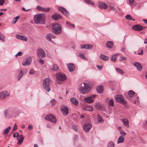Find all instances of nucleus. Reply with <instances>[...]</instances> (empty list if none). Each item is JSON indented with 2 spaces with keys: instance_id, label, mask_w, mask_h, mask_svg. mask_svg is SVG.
Masks as SVG:
<instances>
[{
  "instance_id": "nucleus-14",
  "label": "nucleus",
  "mask_w": 147,
  "mask_h": 147,
  "mask_svg": "<svg viewBox=\"0 0 147 147\" xmlns=\"http://www.w3.org/2000/svg\"><path fill=\"white\" fill-rule=\"evenodd\" d=\"M93 47V46L90 44H86L82 45L81 46V48L82 49H91Z\"/></svg>"
},
{
  "instance_id": "nucleus-10",
  "label": "nucleus",
  "mask_w": 147,
  "mask_h": 147,
  "mask_svg": "<svg viewBox=\"0 0 147 147\" xmlns=\"http://www.w3.org/2000/svg\"><path fill=\"white\" fill-rule=\"evenodd\" d=\"M92 127V125L88 123H85L83 125L84 130L86 132L89 131Z\"/></svg>"
},
{
  "instance_id": "nucleus-12",
  "label": "nucleus",
  "mask_w": 147,
  "mask_h": 147,
  "mask_svg": "<svg viewBox=\"0 0 147 147\" xmlns=\"http://www.w3.org/2000/svg\"><path fill=\"white\" fill-rule=\"evenodd\" d=\"M98 7L101 9H105L107 8L108 6L106 3L101 1L99 3Z\"/></svg>"
},
{
  "instance_id": "nucleus-3",
  "label": "nucleus",
  "mask_w": 147,
  "mask_h": 147,
  "mask_svg": "<svg viewBox=\"0 0 147 147\" xmlns=\"http://www.w3.org/2000/svg\"><path fill=\"white\" fill-rule=\"evenodd\" d=\"M62 28L61 26L58 24H55L53 25L52 31L55 34H59L61 33Z\"/></svg>"
},
{
  "instance_id": "nucleus-31",
  "label": "nucleus",
  "mask_w": 147,
  "mask_h": 147,
  "mask_svg": "<svg viewBox=\"0 0 147 147\" xmlns=\"http://www.w3.org/2000/svg\"><path fill=\"white\" fill-rule=\"evenodd\" d=\"M124 141V137L122 136H120L118 139L117 143L119 144L120 143H123Z\"/></svg>"
},
{
  "instance_id": "nucleus-17",
  "label": "nucleus",
  "mask_w": 147,
  "mask_h": 147,
  "mask_svg": "<svg viewBox=\"0 0 147 147\" xmlns=\"http://www.w3.org/2000/svg\"><path fill=\"white\" fill-rule=\"evenodd\" d=\"M133 64L136 67L138 70L141 71L142 70V66L139 63L135 62Z\"/></svg>"
},
{
  "instance_id": "nucleus-16",
  "label": "nucleus",
  "mask_w": 147,
  "mask_h": 147,
  "mask_svg": "<svg viewBox=\"0 0 147 147\" xmlns=\"http://www.w3.org/2000/svg\"><path fill=\"white\" fill-rule=\"evenodd\" d=\"M59 10L61 11L65 15L68 16L69 15V12L67 10L62 7H60L59 8Z\"/></svg>"
},
{
  "instance_id": "nucleus-1",
  "label": "nucleus",
  "mask_w": 147,
  "mask_h": 147,
  "mask_svg": "<svg viewBox=\"0 0 147 147\" xmlns=\"http://www.w3.org/2000/svg\"><path fill=\"white\" fill-rule=\"evenodd\" d=\"M78 90L80 93L84 94L90 92L91 90V88L88 84L83 83L79 85Z\"/></svg>"
},
{
  "instance_id": "nucleus-2",
  "label": "nucleus",
  "mask_w": 147,
  "mask_h": 147,
  "mask_svg": "<svg viewBox=\"0 0 147 147\" xmlns=\"http://www.w3.org/2000/svg\"><path fill=\"white\" fill-rule=\"evenodd\" d=\"M45 16L43 14H38L34 16V21L36 24H44L45 23Z\"/></svg>"
},
{
  "instance_id": "nucleus-38",
  "label": "nucleus",
  "mask_w": 147,
  "mask_h": 147,
  "mask_svg": "<svg viewBox=\"0 0 147 147\" xmlns=\"http://www.w3.org/2000/svg\"><path fill=\"white\" fill-rule=\"evenodd\" d=\"M115 69L119 73L121 74H124V72L123 71L119 68H116Z\"/></svg>"
},
{
  "instance_id": "nucleus-8",
  "label": "nucleus",
  "mask_w": 147,
  "mask_h": 147,
  "mask_svg": "<svg viewBox=\"0 0 147 147\" xmlns=\"http://www.w3.org/2000/svg\"><path fill=\"white\" fill-rule=\"evenodd\" d=\"M38 56L40 58H43L46 57V54L45 51L41 48L37 49Z\"/></svg>"
},
{
  "instance_id": "nucleus-34",
  "label": "nucleus",
  "mask_w": 147,
  "mask_h": 147,
  "mask_svg": "<svg viewBox=\"0 0 147 147\" xmlns=\"http://www.w3.org/2000/svg\"><path fill=\"white\" fill-rule=\"evenodd\" d=\"M0 40L2 42H4L5 40V36L0 32Z\"/></svg>"
},
{
  "instance_id": "nucleus-27",
  "label": "nucleus",
  "mask_w": 147,
  "mask_h": 147,
  "mask_svg": "<svg viewBox=\"0 0 147 147\" xmlns=\"http://www.w3.org/2000/svg\"><path fill=\"white\" fill-rule=\"evenodd\" d=\"M71 101L74 105H77L78 104V102L77 99L73 97L70 99Z\"/></svg>"
},
{
  "instance_id": "nucleus-63",
  "label": "nucleus",
  "mask_w": 147,
  "mask_h": 147,
  "mask_svg": "<svg viewBox=\"0 0 147 147\" xmlns=\"http://www.w3.org/2000/svg\"><path fill=\"white\" fill-rule=\"evenodd\" d=\"M22 9L23 11H29V10H30V9H28L27 10H26L25 8H24L23 7H22Z\"/></svg>"
},
{
  "instance_id": "nucleus-9",
  "label": "nucleus",
  "mask_w": 147,
  "mask_h": 147,
  "mask_svg": "<svg viewBox=\"0 0 147 147\" xmlns=\"http://www.w3.org/2000/svg\"><path fill=\"white\" fill-rule=\"evenodd\" d=\"M10 95V93L7 91H4L0 92V99H3L8 97Z\"/></svg>"
},
{
  "instance_id": "nucleus-32",
  "label": "nucleus",
  "mask_w": 147,
  "mask_h": 147,
  "mask_svg": "<svg viewBox=\"0 0 147 147\" xmlns=\"http://www.w3.org/2000/svg\"><path fill=\"white\" fill-rule=\"evenodd\" d=\"M23 75V71L22 70H21L19 73L17 77L18 80H19L22 77Z\"/></svg>"
},
{
  "instance_id": "nucleus-6",
  "label": "nucleus",
  "mask_w": 147,
  "mask_h": 147,
  "mask_svg": "<svg viewBox=\"0 0 147 147\" xmlns=\"http://www.w3.org/2000/svg\"><path fill=\"white\" fill-rule=\"evenodd\" d=\"M45 119L54 123H56L57 122L56 119L54 115L51 114H49L46 115L45 117Z\"/></svg>"
},
{
  "instance_id": "nucleus-4",
  "label": "nucleus",
  "mask_w": 147,
  "mask_h": 147,
  "mask_svg": "<svg viewBox=\"0 0 147 147\" xmlns=\"http://www.w3.org/2000/svg\"><path fill=\"white\" fill-rule=\"evenodd\" d=\"M50 82V80L49 78H46L43 81V87L48 92L50 90L49 86Z\"/></svg>"
},
{
  "instance_id": "nucleus-62",
  "label": "nucleus",
  "mask_w": 147,
  "mask_h": 147,
  "mask_svg": "<svg viewBox=\"0 0 147 147\" xmlns=\"http://www.w3.org/2000/svg\"><path fill=\"white\" fill-rule=\"evenodd\" d=\"M129 2L131 4H133L134 0H128Z\"/></svg>"
},
{
  "instance_id": "nucleus-49",
  "label": "nucleus",
  "mask_w": 147,
  "mask_h": 147,
  "mask_svg": "<svg viewBox=\"0 0 147 147\" xmlns=\"http://www.w3.org/2000/svg\"><path fill=\"white\" fill-rule=\"evenodd\" d=\"M126 19L128 20H130L131 19H132L131 16L129 15H127L125 16Z\"/></svg>"
},
{
  "instance_id": "nucleus-39",
  "label": "nucleus",
  "mask_w": 147,
  "mask_h": 147,
  "mask_svg": "<svg viewBox=\"0 0 147 147\" xmlns=\"http://www.w3.org/2000/svg\"><path fill=\"white\" fill-rule=\"evenodd\" d=\"M79 56L80 57L82 58V59L87 61L88 59L86 58V57H84V55L83 53H80L79 54Z\"/></svg>"
},
{
  "instance_id": "nucleus-60",
  "label": "nucleus",
  "mask_w": 147,
  "mask_h": 147,
  "mask_svg": "<svg viewBox=\"0 0 147 147\" xmlns=\"http://www.w3.org/2000/svg\"><path fill=\"white\" fill-rule=\"evenodd\" d=\"M17 128V125L16 124H15L14 127L13 128V130L14 131H16V130Z\"/></svg>"
},
{
  "instance_id": "nucleus-18",
  "label": "nucleus",
  "mask_w": 147,
  "mask_h": 147,
  "mask_svg": "<svg viewBox=\"0 0 147 147\" xmlns=\"http://www.w3.org/2000/svg\"><path fill=\"white\" fill-rule=\"evenodd\" d=\"M61 110L64 115H66L68 113V109L66 107H63L61 109Z\"/></svg>"
},
{
  "instance_id": "nucleus-13",
  "label": "nucleus",
  "mask_w": 147,
  "mask_h": 147,
  "mask_svg": "<svg viewBox=\"0 0 147 147\" xmlns=\"http://www.w3.org/2000/svg\"><path fill=\"white\" fill-rule=\"evenodd\" d=\"M32 62V59L31 57H28L26 59V61H23L22 64L24 66L29 65Z\"/></svg>"
},
{
  "instance_id": "nucleus-22",
  "label": "nucleus",
  "mask_w": 147,
  "mask_h": 147,
  "mask_svg": "<svg viewBox=\"0 0 147 147\" xmlns=\"http://www.w3.org/2000/svg\"><path fill=\"white\" fill-rule=\"evenodd\" d=\"M18 141L17 144L18 145H21L22 143L24 140V138L22 135H19L18 138H17Z\"/></svg>"
},
{
  "instance_id": "nucleus-61",
  "label": "nucleus",
  "mask_w": 147,
  "mask_h": 147,
  "mask_svg": "<svg viewBox=\"0 0 147 147\" xmlns=\"http://www.w3.org/2000/svg\"><path fill=\"white\" fill-rule=\"evenodd\" d=\"M126 58L123 57H121L119 59V60L120 61H122L123 60H126Z\"/></svg>"
},
{
  "instance_id": "nucleus-64",
  "label": "nucleus",
  "mask_w": 147,
  "mask_h": 147,
  "mask_svg": "<svg viewBox=\"0 0 147 147\" xmlns=\"http://www.w3.org/2000/svg\"><path fill=\"white\" fill-rule=\"evenodd\" d=\"M143 22H144V23L146 24H147V20H145V19H143L142 20Z\"/></svg>"
},
{
  "instance_id": "nucleus-44",
  "label": "nucleus",
  "mask_w": 147,
  "mask_h": 147,
  "mask_svg": "<svg viewBox=\"0 0 147 147\" xmlns=\"http://www.w3.org/2000/svg\"><path fill=\"white\" fill-rule=\"evenodd\" d=\"M66 22V24L68 26H70L71 27H73V28H74L75 27V26H74V24L71 23H70L69 22H68L67 21Z\"/></svg>"
},
{
  "instance_id": "nucleus-48",
  "label": "nucleus",
  "mask_w": 147,
  "mask_h": 147,
  "mask_svg": "<svg viewBox=\"0 0 147 147\" xmlns=\"http://www.w3.org/2000/svg\"><path fill=\"white\" fill-rule=\"evenodd\" d=\"M35 71L33 69H31L29 72V74L30 75H32L34 74Z\"/></svg>"
},
{
  "instance_id": "nucleus-26",
  "label": "nucleus",
  "mask_w": 147,
  "mask_h": 147,
  "mask_svg": "<svg viewBox=\"0 0 147 147\" xmlns=\"http://www.w3.org/2000/svg\"><path fill=\"white\" fill-rule=\"evenodd\" d=\"M52 18L54 20H57L61 18V16L58 14H55L52 16Z\"/></svg>"
},
{
  "instance_id": "nucleus-42",
  "label": "nucleus",
  "mask_w": 147,
  "mask_h": 147,
  "mask_svg": "<svg viewBox=\"0 0 147 147\" xmlns=\"http://www.w3.org/2000/svg\"><path fill=\"white\" fill-rule=\"evenodd\" d=\"M118 55V54L115 55L112 57L111 58V60L113 62H115L116 61V55Z\"/></svg>"
},
{
  "instance_id": "nucleus-35",
  "label": "nucleus",
  "mask_w": 147,
  "mask_h": 147,
  "mask_svg": "<svg viewBox=\"0 0 147 147\" xmlns=\"http://www.w3.org/2000/svg\"><path fill=\"white\" fill-rule=\"evenodd\" d=\"M11 127L10 126L8 127L7 128L5 129L3 132L4 134H7L10 130Z\"/></svg>"
},
{
  "instance_id": "nucleus-7",
  "label": "nucleus",
  "mask_w": 147,
  "mask_h": 147,
  "mask_svg": "<svg viewBox=\"0 0 147 147\" xmlns=\"http://www.w3.org/2000/svg\"><path fill=\"white\" fill-rule=\"evenodd\" d=\"M56 78L57 80L63 81L66 80V78L65 75L61 72L57 73L56 74Z\"/></svg>"
},
{
  "instance_id": "nucleus-53",
  "label": "nucleus",
  "mask_w": 147,
  "mask_h": 147,
  "mask_svg": "<svg viewBox=\"0 0 147 147\" xmlns=\"http://www.w3.org/2000/svg\"><path fill=\"white\" fill-rule=\"evenodd\" d=\"M50 10V9L49 8H45L43 7V10L42 11H49Z\"/></svg>"
},
{
  "instance_id": "nucleus-30",
  "label": "nucleus",
  "mask_w": 147,
  "mask_h": 147,
  "mask_svg": "<svg viewBox=\"0 0 147 147\" xmlns=\"http://www.w3.org/2000/svg\"><path fill=\"white\" fill-rule=\"evenodd\" d=\"M113 45V42L112 41H108L106 43L107 47L109 48H112Z\"/></svg>"
},
{
  "instance_id": "nucleus-51",
  "label": "nucleus",
  "mask_w": 147,
  "mask_h": 147,
  "mask_svg": "<svg viewBox=\"0 0 147 147\" xmlns=\"http://www.w3.org/2000/svg\"><path fill=\"white\" fill-rule=\"evenodd\" d=\"M38 61L39 63L41 65H42L44 64V61L43 60L40 58L39 59H38Z\"/></svg>"
},
{
  "instance_id": "nucleus-29",
  "label": "nucleus",
  "mask_w": 147,
  "mask_h": 147,
  "mask_svg": "<svg viewBox=\"0 0 147 147\" xmlns=\"http://www.w3.org/2000/svg\"><path fill=\"white\" fill-rule=\"evenodd\" d=\"M115 7V6L113 4H111L109 6L110 10L116 13L117 12V11Z\"/></svg>"
},
{
  "instance_id": "nucleus-37",
  "label": "nucleus",
  "mask_w": 147,
  "mask_h": 147,
  "mask_svg": "<svg viewBox=\"0 0 147 147\" xmlns=\"http://www.w3.org/2000/svg\"><path fill=\"white\" fill-rule=\"evenodd\" d=\"M59 67L56 64H53V65L51 69L53 71H56L58 69Z\"/></svg>"
},
{
  "instance_id": "nucleus-28",
  "label": "nucleus",
  "mask_w": 147,
  "mask_h": 147,
  "mask_svg": "<svg viewBox=\"0 0 147 147\" xmlns=\"http://www.w3.org/2000/svg\"><path fill=\"white\" fill-rule=\"evenodd\" d=\"M100 58L104 61H107L109 59V57L102 54H101L100 55Z\"/></svg>"
},
{
  "instance_id": "nucleus-33",
  "label": "nucleus",
  "mask_w": 147,
  "mask_h": 147,
  "mask_svg": "<svg viewBox=\"0 0 147 147\" xmlns=\"http://www.w3.org/2000/svg\"><path fill=\"white\" fill-rule=\"evenodd\" d=\"M84 110L89 111H92L93 108L91 106H87L84 108Z\"/></svg>"
},
{
  "instance_id": "nucleus-24",
  "label": "nucleus",
  "mask_w": 147,
  "mask_h": 147,
  "mask_svg": "<svg viewBox=\"0 0 147 147\" xmlns=\"http://www.w3.org/2000/svg\"><path fill=\"white\" fill-rule=\"evenodd\" d=\"M122 121L124 125L127 127H129V121L128 120L126 119H122Z\"/></svg>"
},
{
  "instance_id": "nucleus-21",
  "label": "nucleus",
  "mask_w": 147,
  "mask_h": 147,
  "mask_svg": "<svg viewBox=\"0 0 147 147\" xmlns=\"http://www.w3.org/2000/svg\"><path fill=\"white\" fill-rule=\"evenodd\" d=\"M16 37L18 39L21 40L26 41L27 40V38L25 36H22L20 35L16 34L15 35Z\"/></svg>"
},
{
  "instance_id": "nucleus-43",
  "label": "nucleus",
  "mask_w": 147,
  "mask_h": 147,
  "mask_svg": "<svg viewBox=\"0 0 147 147\" xmlns=\"http://www.w3.org/2000/svg\"><path fill=\"white\" fill-rule=\"evenodd\" d=\"M108 105L110 106H113V102L112 100H109L108 102Z\"/></svg>"
},
{
  "instance_id": "nucleus-59",
  "label": "nucleus",
  "mask_w": 147,
  "mask_h": 147,
  "mask_svg": "<svg viewBox=\"0 0 147 147\" xmlns=\"http://www.w3.org/2000/svg\"><path fill=\"white\" fill-rule=\"evenodd\" d=\"M96 67L98 68L99 70H101L102 69L103 67L102 66H100L99 65H96Z\"/></svg>"
},
{
  "instance_id": "nucleus-56",
  "label": "nucleus",
  "mask_w": 147,
  "mask_h": 147,
  "mask_svg": "<svg viewBox=\"0 0 147 147\" xmlns=\"http://www.w3.org/2000/svg\"><path fill=\"white\" fill-rule=\"evenodd\" d=\"M22 53L21 52H19L15 56L16 57L20 56L22 55Z\"/></svg>"
},
{
  "instance_id": "nucleus-5",
  "label": "nucleus",
  "mask_w": 147,
  "mask_h": 147,
  "mask_svg": "<svg viewBox=\"0 0 147 147\" xmlns=\"http://www.w3.org/2000/svg\"><path fill=\"white\" fill-rule=\"evenodd\" d=\"M115 100L117 102H118L121 104L124 105L127 103L126 101L124 98L121 95H117L115 96Z\"/></svg>"
},
{
  "instance_id": "nucleus-15",
  "label": "nucleus",
  "mask_w": 147,
  "mask_h": 147,
  "mask_svg": "<svg viewBox=\"0 0 147 147\" xmlns=\"http://www.w3.org/2000/svg\"><path fill=\"white\" fill-rule=\"evenodd\" d=\"M132 28L135 30L140 31L143 29V27L140 25L137 24L132 26Z\"/></svg>"
},
{
  "instance_id": "nucleus-40",
  "label": "nucleus",
  "mask_w": 147,
  "mask_h": 147,
  "mask_svg": "<svg viewBox=\"0 0 147 147\" xmlns=\"http://www.w3.org/2000/svg\"><path fill=\"white\" fill-rule=\"evenodd\" d=\"M97 119L98 121L100 123H102L104 121L102 118L99 115L97 116Z\"/></svg>"
},
{
  "instance_id": "nucleus-36",
  "label": "nucleus",
  "mask_w": 147,
  "mask_h": 147,
  "mask_svg": "<svg viewBox=\"0 0 147 147\" xmlns=\"http://www.w3.org/2000/svg\"><path fill=\"white\" fill-rule=\"evenodd\" d=\"M79 128V126L76 125H73L71 126V128L73 129L75 131H78V129Z\"/></svg>"
},
{
  "instance_id": "nucleus-20",
  "label": "nucleus",
  "mask_w": 147,
  "mask_h": 147,
  "mask_svg": "<svg viewBox=\"0 0 147 147\" xmlns=\"http://www.w3.org/2000/svg\"><path fill=\"white\" fill-rule=\"evenodd\" d=\"M68 69L70 71H74L75 69V66L72 63H69L67 64Z\"/></svg>"
},
{
  "instance_id": "nucleus-52",
  "label": "nucleus",
  "mask_w": 147,
  "mask_h": 147,
  "mask_svg": "<svg viewBox=\"0 0 147 147\" xmlns=\"http://www.w3.org/2000/svg\"><path fill=\"white\" fill-rule=\"evenodd\" d=\"M20 17L19 16H18L17 17L15 18L14 19V24H15L17 20H18V18H20Z\"/></svg>"
},
{
  "instance_id": "nucleus-47",
  "label": "nucleus",
  "mask_w": 147,
  "mask_h": 147,
  "mask_svg": "<svg viewBox=\"0 0 147 147\" xmlns=\"http://www.w3.org/2000/svg\"><path fill=\"white\" fill-rule=\"evenodd\" d=\"M137 52L138 53H137V54L142 55L143 54V50L142 49L141 50L140 49H139L138 50Z\"/></svg>"
},
{
  "instance_id": "nucleus-57",
  "label": "nucleus",
  "mask_w": 147,
  "mask_h": 147,
  "mask_svg": "<svg viewBox=\"0 0 147 147\" xmlns=\"http://www.w3.org/2000/svg\"><path fill=\"white\" fill-rule=\"evenodd\" d=\"M33 126L31 125H29L28 127V129L29 130H31L33 129Z\"/></svg>"
},
{
  "instance_id": "nucleus-55",
  "label": "nucleus",
  "mask_w": 147,
  "mask_h": 147,
  "mask_svg": "<svg viewBox=\"0 0 147 147\" xmlns=\"http://www.w3.org/2000/svg\"><path fill=\"white\" fill-rule=\"evenodd\" d=\"M5 2V0H0V5H3Z\"/></svg>"
},
{
  "instance_id": "nucleus-25",
  "label": "nucleus",
  "mask_w": 147,
  "mask_h": 147,
  "mask_svg": "<svg viewBox=\"0 0 147 147\" xmlns=\"http://www.w3.org/2000/svg\"><path fill=\"white\" fill-rule=\"evenodd\" d=\"M104 89L103 87L101 86H98L96 88V90L98 92L102 93L103 92Z\"/></svg>"
},
{
  "instance_id": "nucleus-11",
  "label": "nucleus",
  "mask_w": 147,
  "mask_h": 147,
  "mask_svg": "<svg viewBox=\"0 0 147 147\" xmlns=\"http://www.w3.org/2000/svg\"><path fill=\"white\" fill-rule=\"evenodd\" d=\"M95 96V95H93L92 96L86 97L84 99V101L87 103H92L94 101L93 99Z\"/></svg>"
},
{
  "instance_id": "nucleus-46",
  "label": "nucleus",
  "mask_w": 147,
  "mask_h": 147,
  "mask_svg": "<svg viewBox=\"0 0 147 147\" xmlns=\"http://www.w3.org/2000/svg\"><path fill=\"white\" fill-rule=\"evenodd\" d=\"M85 1L86 3L88 4H91L92 5H94V3L92 2L90 0H84Z\"/></svg>"
},
{
  "instance_id": "nucleus-58",
  "label": "nucleus",
  "mask_w": 147,
  "mask_h": 147,
  "mask_svg": "<svg viewBox=\"0 0 147 147\" xmlns=\"http://www.w3.org/2000/svg\"><path fill=\"white\" fill-rule=\"evenodd\" d=\"M8 111L7 110H5L4 111V116L5 117H7V115Z\"/></svg>"
},
{
  "instance_id": "nucleus-45",
  "label": "nucleus",
  "mask_w": 147,
  "mask_h": 147,
  "mask_svg": "<svg viewBox=\"0 0 147 147\" xmlns=\"http://www.w3.org/2000/svg\"><path fill=\"white\" fill-rule=\"evenodd\" d=\"M115 146V144L113 142H109L108 146V147H114Z\"/></svg>"
},
{
  "instance_id": "nucleus-54",
  "label": "nucleus",
  "mask_w": 147,
  "mask_h": 147,
  "mask_svg": "<svg viewBox=\"0 0 147 147\" xmlns=\"http://www.w3.org/2000/svg\"><path fill=\"white\" fill-rule=\"evenodd\" d=\"M120 133L123 136H125L126 135V133L122 130H121L120 131Z\"/></svg>"
},
{
  "instance_id": "nucleus-41",
  "label": "nucleus",
  "mask_w": 147,
  "mask_h": 147,
  "mask_svg": "<svg viewBox=\"0 0 147 147\" xmlns=\"http://www.w3.org/2000/svg\"><path fill=\"white\" fill-rule=\"evenodd\" d=\"M50 102L51 106H54L56 104L57 101L54 99H53L51 100Z\"/></svg>"
},
{
  "instance_id": "nucleus-23",
  "label": "nucleus",
  "mask_w": 147,
  "mask_h": 147,
  "mask_svg": "<svg viewBox=\"0 0 147 147\" xmlns=\"http://www.w3.org/2000/svg\"><path fill=\"white\" fill-rule=\"evenodd\" d=\"M135 93L132 90L129 91L127 94L125 95L126 97L130 99L131 98L134 94Z\"/></svg>"
},
{
  "instance_id": "nucleus-19",
  "label": "nucleus",
  "mask_w": 147,
  "mask_h": 147,
  "mask_svg": "<svg viewBox=\"0 0 147 147\" xmlns=\"http://www.w3.org/2000/svg\"><path fill=\"white\" fill-rule=\"evenodd\" d=\"M56 36L52 33H49L47 34L46 36V39L50 41H51V38H55Z\"/></svg>"
},
{
  "instance_id": "nucleus-50",
  "label": "nucleus",
  "mask_w": 147,
  "mask_h": 147,
  "mask_svg": "<svg viewBox=\"0 0 147 147\" xmlns=\"http://www.w3.org/2000/svg\"><path fill=\"white\" fill-rule=\"evenodd\" d=\"M36 9L38 11H42L43 7L40 6H38L36 7Z\"/></svg>"
}]
</instances>
